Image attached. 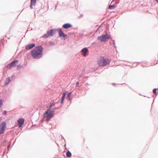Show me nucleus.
Masks as SVG:
<instances>
[{
  "instance_id": "f257e3e1",
  "label": "nucleus",
  "mask_w": 158,
  "mask_h": 158,
  "mask_svg": "<svg viewBox=\"0 0 158 158\" xmlns=\"http://www.w3.org/2000/svg\"><path fill=\"white\" fill-rule=\"evenodd\" d=\"M43 48L41 46H38L34 48L31 51L32 56L34 59L40 58L42 56Z\"/></svg>"
},
{
  "instance_id": "f03ea898",
  "label": "nucleus",
  "mask_w": 158,
  "mask_h": 158,
  "mask_svg": "<svg viewBox=\"0 0 158 158\" xmlns=\"http://www.w3.org/2000/svg\"><path fill=\"white\" fill-rule=\"evenodd\" d=\"M55 113L54 110L49 109L47 110L44 114V118H45L47 121H49L53 117Z\"/></svg>"
},
{
  "instance_id": "7ed1b4c3",
  "label": "nucleus",
  "mask_w": 158,
  "mask_h": 158,
  "mask_svg": "<svg viewBox=\"0 0 158 158\" xmlns=\"http://www.w3.org/2000/svg\"><path fill=\"white\" fill-rule=\"evenodd\" d=\"M110 61L109 60L105 59L103 57H101L98 60V64L100 66H104L109 64Z\"/></svg>"
},
{
  "instance_id": "20e7f679",
  "label": "nucleus",
  "mask_w": 158,
  "mask_h": 158,
  "mask_svg": "<svg viewBox=\"0 0 158 158\" xmlns=\"http://www.w3.org/2000/svg\"><path fill=\"white\" fill-rule=\"evenodd\" d=\"M110 38V36L107 34L102 35L98 37V40L101 41L105 42Z\"/></svg>"
},
{
  "instance_id": "39448f33",
  "label": "nucleus",
  "mask_w": 158,
  "mask_h": 158,
  "mask_svg": "<svg viewBox=\"0 0 158 158\" xmlns=\"http://www.w3.org/2000/svg\"><path fill=\"white\" fill-rule=\"evenodd\" d=\"M6 128V123L4 122H2L0 124V134L3 133L5 131Z\"/></svg>"
},
{
  "instance_id": "423d86ee",
  "label": "nucleus",
  "mask_w": 158,
  "mask_h": 158,
  "mask_svg": "<svg viewBox=\"0 0 158 158\" xmlns=\"http://www.w3.org/2000/svg\"><path fill=\"white\" fill-rule=\"evenodd\" d=\"M54 30H51L50 31L47 32L46 34H44L43 36V38H48L49 36H51L53 35Z\"/></svg>"
},
{
  "instance_id": "0eeeda50",
  "label": "nucleus",
  "mask_w": 158,
  "mask_h": 158,
  "mask_svg": "<svg viewBox=\"0 0 158 158\" xmlns=\"http://www.w3.org/2000/svg\"><path fill=\"white\" fill-rule=\"evenodd\" d=\"M18 61V60H15L12 62L10 63L7 65V68L8 69H10L12 67L16 66Z\"/></svg>"
},
{
  "instance_id": "6e6552de",
  "label": "nucleus",
  "mask_w": 158,
  "mask_h": 158,
  "mask_svg": "<svg viewBox=\"0 0 158 158\" xmlns=\"http://www.w3.org/2000/svg\"><path fill=\"white\" fill-rule=\"evenodd\" d=\"M24 122V119L23 118H20L18 120V125L19 127H21Z\"/></svg>"
},
{
  "instance_id": "1a4fd4ad",
  "label": "nucleus",
  "mask_w": 158,
  "mask_h": 158,
  "mask_svg": "<svg viewBox=\"0 0 158 158\" xmlns=\"http://www.w3.org/2000/svg\"><path fill=\"white\" fill-rule=\"evenodd\" d=\"M58 32L60 36V37H63L64 38L65 36H66V35L64 34L63 32L62 31L61 29H58Z\"/></svg>"
},
{
  "instance_id": "9d476101",
  "label": "nucleus",
  "mask_w": 158,
  "mask_h": 158,
  "mask_svg": "<svg viewBox=\"0 0 158 158\" xmlns=\"http://www.w3.org/2000/svg\"><path fill=\"white\" fill-rule=\"evenodd\" d=\"M35 46V44H32L27 45L26 47V48L27 50H29L33 48Z\"/></svg>"
},
{
  "instance_id": "9b49d317",
  "label": "nucleus",
  "mask_w": 158,
  "mask_h": 158,
  "mask_svg": "<svg viewBox=\"0 0 158 158\" xmlns=\"http://www.w3.org/2000/svg\"><path fill=\"white\" fill-rule=\"evenodd\" d=\"M57 103V102H54V101H52L50 102V105H48V106H47V107L48 108H51L52 107H54L55 106V105Z\"/></svg>"
},
{
  "instance_id": "f8f14e48",
  "label": "nucleus",
  "mask_w": 158,
  "mask_h": 158,
  "mask_svg": "<svg viewBox=\"0 0 158 158\" xmlns=\"http://www.w3.org/2000/svg\"><path fill=\"white\" fill-rule=\"evenodd\" d=\"M63 27L65 29H68L72 27V25L69 23L65 24L63 26Z\"/></svg>"
},
{
  "instance_id": "ddd939ff",
  "label": "nucleus",
  "mask_w": 158,
  "mask_h": 158,
  "mask_svg": "<svg viewBox=\"0 0 158 158\" xmlns=\"http://www.w3.org/2000/svg\"><path fill=\"white\" fill-rule=\"evenodd\" d=\"M36 0H31L30 8H32V6L35 5L36 3Z\"/></svg>"
},
{
  "instance_id": "4468645a",
  "label": "nucleus",
  "mask_w": 158,
  "mask_h": 158,
  "mask_svg": "<svg viewBox=\"0 0 158 158\" xmlns=\"http://www.w3.org/2000/svg\"><path fill=\"white\" fill-rule=\"evenodd\" d=\"M88 51V49L86 48H84L81 50V52L83 53V56H85L87 52Z\"/></svg>"
},
{
  "instance_id": "2eb2a0df",
  "label": "nucleus",
  "mask_w": 158,
  "mask_h": 158,
  "mask_svg": "<svg viewBox=\"0 0 158 158\" xmlns=\"http://www.w3.org/2000/svg\"><path fill=\"white\" fill-rule=\"evenodd\" d=\"M10 81V78H7L6 79L5 81V83L6 85L8 84Z\"/></svg>"
},
{
  "instance_id": "dca6fc26",
  "label": "nucleus",
  "mask_w": 158,
  "mask_h": 158,
  "mask_svg": "<svg viewBox=\"0 0 158 158\" xmlns=\"http://www.w3.org/2000/svg\"><path fill=\"white\" fill-rule=\"evenodd\" d=\"M71 153L69 151H68V152L66 153V156L68 157H70L71 156Z\"/></svg>"
},
{
  "instance_id": "f3484780",
  "label": "nucleus",
  "mask_w": 158,
  "mask_h": 158,
  "mask_svg": "<svg viewBox=\"0 0 158 158\" xmlns=\"http://www.w3.org/2000/svg\"><path fill=\"white\" fill-rule=\"evenodd\" d=\"M116 7V6L114 5H110L109 6V8L110 9H113Z\"/></svg>"
},
{
  "instance_id": "a211bd4d",
  "label": "nucleus",
  "mask_w": 158,
  "mask_h": 158,
  "mask_svg": "<svg viewBox=\"0 0 158 158\" xmlns=\"http://www.w3.org/2000/svg\"><path fill=\"white\" fill-rule=\"evenodd\" d=\"M65 95H66V93H64L63 94V95L62 97V100H64L65 98Z\"/></svg>"
},
{
  "instance_id": "6ab92c4d",
  "label": "nucleus",
  "mask_w": 158,
  "mask_h": 158,
  "mask_svg": "<svg viewBox=\"0 0 158 158\" xmlns=\"http://www.w3.org/2000/svg\"><path fill=\"white\" fill-rule=\"evenodd\" d=\"M3 101L2 99H0V107L3 104Z\"/></svg>"
},
{
  "instance_id": "aec40b11",
  "label": "nucleus",
  "mask_w": 158,
  "mask_h": 158,
  "mask_svg": "<svg viewBox=\"0 0 158 158\" xmlns=\"http://www.w3.org/2000/svg\"><path fill=\"white\" fill-rule=\"evenodd\" d=\"M156 89H153V92L154 94L156 93Z\"/></svg>"
},
{
  "instance_id": "412c9836",
  "label": "nucleus",
  "mask_w": 158,
  "mask_h": 158,
  "mask_svg": "<svg viewBox=\"0 0 158 158\" xmlns=\"http://www.w3.org/2000/svg\"><path fill=\"white\" fill-rule=\"evenodd\" d=\"M79 82H77V83H76V87H77V86H79Z\"/></svg>"
},
{
  "instance_id": "4be33fe9",
  "label": "nucleus",
  "mask_w": 158,
  "mask_h": 158,
  "mask_svg": "<svg viewBox=\"0 0 158 158\" xmlns=\"http://www.w3.org/2000/svg\"><path fill=\"white\" fill-rule=\"evenodd\" d=\"M71 92H70L68 94V95H67L68 97H69L70 95H71Z\"/></svg>"
},
{
  "instance_id": "5701e85b",
  "label": "nucleus",
  "mask_w": 158,
  "mask_h": 158,
  "mask_svg": "<svg viewBox=\"0 0 158 158\" xmlns=\"http://www.w3.org/2000/svg\"><path fill=\"white\" fill-rule=\"evenodd\" d=\"M7 113V111H4V115H6Z\"/></svg>"
},
{
  "instance_id": "b1692460",
  "label": "nucleus",
  "mask_w": 158,
  "mask_h": 158,
  "mask_svg": "<svg viewBox=\"0 0 158 158\" xmlns=\"http://www.w3.org/2000/svg\"><path fill=\"white\" fill-rule=\"evenodd\" d=\"M64 101V100H63L61 99V103L62 104L63 103Z\"/></svg>"
},
{
  "instance_id": "393cba45",
  "label": "nucleus",
  "mask_w": 158,
  "mask_h": 158,
  "mask_svg": "<svg viewBox=\"0 0 158 158\" xmlns=\"http://www.w3.org/2000/svg\"><path fill=\"white\" fill-rule=\"evenodd\" d=\"M156 1H157V2H158V0H156Z\"/></svg>"
}]
</instances>
